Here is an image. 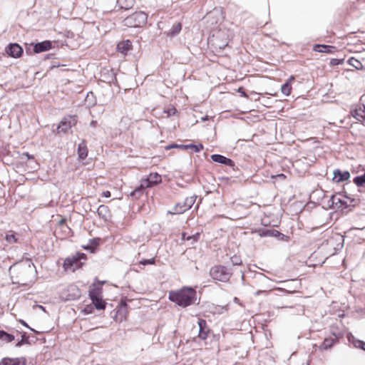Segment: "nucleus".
I'll return each mask as SVG.
<instances>
[{
	"label": "nucleus",
	"instance_id": "nucleus-54",
	"mask_svg": "<svg viewBox=\"0 0 365 365\" xmlns=\"http://www.w3.org/2000/svg\"><path fill=\"white\" fill-rule=\"evenodd\" d=\"M339 123L340 124H342L344 123V119H339Z\"/></svg>",
	"mask_w": 365,
	"mask_h": 365
},
{
	"label": "nucleus",
	"instance_id": "nucleus-19",
	"mask_svg": "<svg viewBox=\"0 0 365 365\" xmlns=\"http://www.w3.org/2000/svg\"><path fill=\"white\" fill-rule=\"evenodd\" d=\"M195 199H196V196H190V197H186L185 199V200L183 201L184 209L179 210L178 212H185L187 210H189L190 208H191V207L195 202Z\"/></svg>",
	"mask_w": 365,
	"mask_h": 365
},
{
	"label": "nucleus",
	"instance_id": "nucleus-27",
	"mask_svg": "<svg viewBox=\"0 0 365 365\" xmlns=\"http://www.w3.org/2000/svg\"><path fill=\"white\" fill-rule=\"evenodd\" d=\"M182 209H184V203H183V202H178V203H177L174 206V207L173 208L172 211H168V213L172 214V215L182 214L184 212H178V211L181 210Z\"/></svg>",
	"mask_w": 365,
	"mask_h": 365
},
{
	"label": "nucleus",
	"instance_id": "nucleus-43",
	"mask_svg": "<svg viewBox=\"0 0 365 365\" xmlns=\"http://www.w3.org/2000/svg\"><path fill=\"white\" fill-rule=\"evenodd\" d=\"M271 232L270 230H266V231H263L262 232H260L259 233V235L260 236H268V235H271Z\"/></svg>",
	"mask_w": 365,
	"mask_h": 365
},
{
	"label": "nucleus",
	"instance_id": "nucleus-35",
	"mask_svg": "<svg viewBox=\"0 0 365 365\" xmlns=\"http://www.w3.org/2000/svg\"><path fill=\"white\" fill-rule=\"evenodd\" d=\"M155 259L152 258V259H143V260L140 262V264H143V265H148V264H155Z\"/></svg>",
	"mask_w": 365,
	"mask_h": 365
},
{
	"label": "nucleus",
	"instance_id": "nucleus-47",
	"mask_svg": "<svg viewBox=\"0 0 365 365\" xmlns=\"http://www.w3.org/2000/svg\"><path fill=\"white\" fill-rule=\"evenodd\" d=\"M234 302L236 303V304L242 305V304L240 303V300L237 297H235L234 298Z\"/></svg>",
	"mask_w": 365,
	"mask_h": 365
},
{
	"label": "nucleus",
	"instance_id": "nucleus-23",
	"mask_svg": "<svg viewBox=\"0 0 365 365\" xmlns=\"http://www.w3.org/2000/svg\"><path fill=\"white\" fill-rule=\"evenodd\" d=\"M348 63L350 66L354 67L357 70H362L364 68V66H363L361 62L354 57H351L348 60Z\"/></svg>",
	"mask_w": 365,
	"mask_h": 365
},
{
	"label": "nucleus",
	"instance_id": "nucleus-34",
	"mask_svg": "<svg viewBox=\"0 0 365 365\" xmlns=\"http://www.w3.org/2000/svg\"><path fill=\"white\" fill-rule=\"evenodd\" d=\"M125 6L120 5V7L125 9H128L133 6L134 0H125Z\"/></svg>",
	"mask_w": 365,
	"mask_h": 365
},
{
	"label": "nucleus",
	"instance_id": "nucleus-51",
	"mask_svg": "<svg viewBox=\"0 0 365 365\" xmlns=\"http://www.w3.org/2000/svg\"><path fill=\"white\" fill-rule=\"evenodd\" d=\"M262 292H265V291L258 290V291H257V292H255V295H257H257H259V294L260 293H262Z\"/></svg>",
	"mask_w": 365,
	"mask_h": 365
},
{
	"label": "nucleus",
	"instance_id": "nucleus-57",
	"mask_svg": "<svg viewBox=\"0 0 365 365\" xmlns=\"http://www.w3.org/2000/svg\"><path fill=\"white\" fill-rule=\"evenodd\" d=\"M118 2H119L120 4H121V0H118Z\"/></svg>",
	"mask_w": 365,
	"mask_h": 365
},
{
	"label": "nucleus",
	"instance_id": "nucleus-40",
	"mask_svg": "<svg viewBox=\"0 0 365 365\" xmlns=\"http://www.w3.org/2000/svg\"><path fill=\"white\" fill-rule=\"evenodd\" d=\"M356 120L363 121L365 120V115H352Z\"/></svg>",
	"mask_w": 365,
	"mask_h": 365
},
{
	"label": "nucleus",
	"instance_id": "nucleus-28",
	"mask_svg": "<svg viewBox=\"0 0 365 365\" xmlns=\"http://www.w3.org/2000/svg\"><path fill=\"white\" fill-rule=\"evenodd\" d=\"M5 240L8 243L12 244V243L17 242L18 239H17L15 233H14L12 231H10L8 233H6V235L5 236Z\"/></svg>",
	"mask_w": 365,
	"mask_h": 365
},
{
	"label": "nucleus",
	"instance_id": "nucleus-10",
	"mask_svg": "<svg viewBox=\"0 0 365 365\" xmlns=\"http://www.w3.org/2000/svg\"><path fill=\"white\" fill-rule=\"evenodd\" d=\"M333 174V180H336V182L348 180L351 177L349 171L341 172L339 169L334 170Z\"/></svg>",
	"mask_w": 365,
	"mask_h": 365
},
{
	"label": "nucleus",
	"instance_id": "nucleus-8",
	"mask_svg": "<svg viewBox=\"0 0 365 365\" xmlns=\"http://www.w3.org/2000/svg\"><path fill=\"white\" fill-rule=\"evenodd\" d=\"M76 115H67L61 120L57 127L58 133H66L76 123Z\"/></svg>",
	"mask_w": 365,
	"mask_h": 365
},
{
	"label": "nucleus",
	"instance_id": "nucleus-42",
	"mask_svg": "<svg viewBox=\"0 0 365 365\" xmlns=\"http://www.w3.org/2000/svg\"><path fill=\"white\" fill-rule=\"evenodd\" d=\"M238 92L240 93L242 96L249 97V96H247V93L244 91L242 88H239Z\"/></svg>",
	"mask_w": 365,
	"mask_h": 365
},
{
	"label": "nucleus",
	"instance_id": "nucleus-50",
	"mask_svg": "<svg viewBox=\"0 0 365 365\" xmlns=\"http://www.w3.org/2000/svg\"><path fill=\"white\" fill-rule=\"evenodd\" d=\"M65 222H66V219H62V220H61L59 221V225H64V224H65Z\"/></svg>",
	"mask_w": 365,
	"mask_h": 365
},
{
	"label": "nucleus",
	"instance_id": "nucleus-29",
	"mask_svg": "<svg viewBox=\"0 0 365 365\" xmlns=\"http://www.w3.org/2000/svg\"><path fill=\"white\" fill-rule=\"evenodd\" d=\"M14 336L9 334L7 332H5L4 331H2L1 336L0 337V339L5 342H11L13 340H14Z\"/></svg>",
	"mask_w": 365,
	"mask_h": 365
},
{
	"label": "nucleus",
	"instance_id": "nucleus-3",
	"mask_svg": "<svg viewBox=\"0 0 365 365\" xmlns=\"http://www.w3.org/2000/svg\"><path fill=\"white\" fill-rule=\"evenodd\" d=\"M161 182V176L155 173H150V175L145 179L140 186L135 188L130 192V196L138 198L143 194V190L145 187H151Z\"/></svg>",
	"mask_w": 365,
	"mask_h": 365
},
{
	"label": "nucleus",
	"instance_id": "nucleus-22",
	"mask_svg": "<svg viewBox=\"0 0 365 365\" xmlns=\"http://www.w3.org/2000/svg\"><path fill=\"white\" fill-rule=\"evenodd\" d=\"M97 212L100 217L106 220L108 216L109 210L108 207L106 205H100L97 209Z\"/></svg>",
	"mask_w": 365,
	"mask_h": 365
},
{
	"label": "nucleus",
	"instance_id": "nucleus-4",
	"mask_svg": "<svg viewBox=\"0 0 365 365\" xmlns=\"http://www.w3.org/2000/svg\"><path fill=\"white\" fill-rule=\"evenodd\" d=\"M148 20V15L143 11L135 12L125 18L124 25L130 27H140L145 25Z\"/></svg>",
	"mask_w": 365,
	"mask_h": 365
},
{
	"label": "nucleus",
	"instance_id": "nucleus-1",
	"mask_svg": "<svg viewBox=\"0 0 365 365\" xmlns=\"http://www.w3.org/2000/svg\"><path fill=\"white\" fill-rule=\"evenodd\" d=\"M12 282L26 286L35 281L36 267L31 260H26L12 264L9 269Z\"/></svg>",
	"mask_w": 365,
	"mask_h": 365
},
{
	"label": "nucleus",
	"instance_id": "nucleus-33",
	"mask_svg": "<svg viewBox=\"0 0 365 365\" xmlns=\"http://www.w3.org/2000/svg\"><path fill=\"white\" fill-rule=\"evenodd\" d=\"M28 341V337L26 336V334H23L21 336V341H19L16 344V347H20L21 346L24 344L26 343Z\"/></svg>",
	"mask_w": 365,
	"mask_h": 365
},
{
	"label": "nucleus",
	"instance_id": "nucleus-25",
	"mask_svg": "<svg viewBox=\"0 0 365 365\" xmlns=\"http://www.w3.org/2000/svg\"><path fill=\"white\" fill-rule=\"evenodd\" d=\"M101 288L100 287H94L92 289L89 291V297L92 300L95 299L96 298H98L101 297Z\"/></svg>",
	"mask_w": 365,
	"mask_h": 365
},
{
	"label": "nucleus",
	"instance_id": "nucleus-55",
	"mask_svg": "<svg viewBox=\"0 0 365 365\" xmlns=\"http://www.w3.org/2000/svg\"><path fill=\"white\" fill-rule=\"evenodd\" d=\"M84 249H91V247L89 245H88L86 247H84Z\"/></svg>",
	"mask_w": 365,
	"mask_h": 365
},
{
	"label": "nucleus",
	"instance_id": "nucleus-17",
	"mask_svg": "<svg viewBox=\"0 0 365 365\" xmlns=\"http://www.w3.org/2000/svg\"><path fill=\"white\" fill-rule=\"evenodd\" d=\"M199 325V337L202 339H205L207 336V333L205 331L206 328V321L204 319H200L198 321Z\"/></svg>",
	"mask_w": 365,
	"mask_h": 365
},
{
	"label": "nucleus",
	"instance_id": "nucleus-26",
	"mask_svg": "<svg viewBox=\"0 0 365 365\" xmlns=\"http://www.w3.org/2000/svg\"><path fill=\"white\" fill-rule=\"evenodd\" d=\"M353 182L358 187H365V173L362 175L355 177Z\"/></svg>",
	"mask_w": 365,
	"mask_h": 365
},
{
	"label": "nucleus",
	"instance_id": "nucleus-52",
	"mask_svg": "<svg viewBox=\"0 0 365 365\" xmlns=\"http://www.w3.org/2000/svg\"><path fill=\"white\" fill-rule=\"evenodd\" d=\"M253 117L255 118L253 121L259 120V115H255Z\"/></svg>",
	"mask_w": 365,
	"mask_h": 365
},
{
	"label": "nucleus",
	"instance_id": "nucleus-49",
	"mask_svg": "<svg viewBox=\"0 0 365 365\" xmlns=\"http://www.w3.org/2000/svg\"><path fill=\"white\" fill-rule=\"evenodd\" d=\"M207 120H209L208 115H205V117L201 118V121H202V122Z\"/></svg>",
	"mask_w": 365,
	"mask_h": 365
},
{
	"label": "nucleus",
	"instance_id": "nucleus-13",
	"mask_svg": "<svg viewBox=\"0 0 365 365\" xmlns=\"http://www.w3.org/2000/svg\"><path fill=\"white\" fill-rule=\"evenodd\" d=\"M51 48V42L49 41H44L41 43L35 44L34 51L35 53H38L43 51H48Z\"/></svg>",
	"mask_w": 365,
	"mask_h": 365
},
{
	"label": "nucleus",
	"instance_id": "nucleus-20",
	"mask_svg": "<svg viewBox=\"0 0 365 365\" xmlns=\"http://www.w3.org/2000/svg\"><path fill=\"white\" fill-rule=\"evenodd\" d=\"M179 148H182L184 150L192 149L193 150V152L198 153L201 150L203 149V145L201 143H200L198 145H195V144L180 145Z\"/></svg>",
	"mask_w": 365,
	"mask_h": 365
},
{
	"label": "nucleus",
	"instance_id": "nucleus-38",
	"mask_svg": "<svg viewBox=\"0 0 365 365\" xmlns=\"http://www.w3.org/2000/svg\"><path fill=\"white\" fill-rule=\"evenodd\" d=\"M362 106L361 105L356 106L354 109L351 111V114H359L358 111L361 110Z\"/></svg>",
	"mask_w": 365,
	"mask_h": 365
},
{
	"label": "nucleus",
	"instance_id": "nucleus-16",
	"mask_svg": "<svg viewBox=\"0 0 365 365\" xmlns=\"http://www.w3.org/2000/svg\"><path fill=\"white\" fill-rule=\"evenodd\" d=\"M131 48V42L129 40L119 42L117 45L118 51L123 53H126Z\"/></svg>",
	"mask_w": 365,
	"mask_h": 365
},
{
	"label": "nucleus",
	"instance_id": "nucleus-21",
	"mask_svg": "<svg viewBox=\"0 0 365 365\" xmlns=\"http://www.w3.org/2000/svg\"><path fill=\"white\" fill-rule=\"evenodd\" d=\"M181 29V24L176 23L172 26L171 29L170 30V31L168 32L167 35L171 37L175 36L180 32Z\"/></svg>",
	"mask_w": 365,
	"mask_h": 365
},
{
	"label": "nucleus",
	"instance_id": "nucleus-6",
	"mask_svg": "<svg viewBox=\"0 0 365 365\" xmlns=\"http://www.w3.org/2000/svg\"><path fill=\"white\" fill-rule=\"evenodd\" d=\"M231 274V272L227 267L220 265L212 267L210 271V275L214 280L223 282H227L230 279Z\"/></svg>",
	"mask_w": 365,
	"mask_h": 365
},
{
	"label": "nucleus",
	"instance_id": "nucleus-15",
	"mask_svg": "<svg viewBox=\"0 0 365 365\" xmlns=\"http://www.w3.org/2000/svg\"><path fill=\"white\" fill-rule=\"evenodd\" d=\"M78 155L81 160H84L88 155V148L85 140H82L78 147Z\"/></svg>",
	"mask_w": 365,
	"mask_h": 365
},
{
	"label": "nucleus",
	"instance_id": "nucleus-30",
	"mask_svg": "<svg viewBox=\"0 0 365 365\" xmlns=\"http://www.w3.org/2000/svg\"><path fill=\"white\" fill-rule=\"evenodd\" d=\"M331 47L326 45H316L314 51L321 53H328Z\"/></svg>",
	"mask_w": 365,
	"mask_h": 365
},
{
	"label": "nucleus",
	"instance_id": "nucleus-53",
	"mask_svg": "<svg viewBox=\"0 0 365 365\" xmlns=\"http://www.w3.org/2000/svg\"><path fill=\"white\" fill-rule=\"evenodd\" d=\"M21 323H22V324H23L24 326H25V327H29V326L27 325V324H26L25 322L21 321Z\"/></svg>",
	"mask_w": 365,
	"mask_h": 365
},
{
	"label": "nucleus",
	"instance_id": "nucleus-46",
	"mask_svg": "<svg viewBox=\"0 0 365 365\" xmlns=\"http://www.w3.org/2000/svg\"><path fill=\"white\" fill-rule=\"evenodd\" d=\"M179 145H180L173 144L171 145L167 146L166 149H170V148H179Z\"/></svg>",
	"mask_w": 365,
	"mask_h": 365
},
{
	"label": "nucleus",
	"instance_id": "nucleus-41",
	"mask_svg": "<svg viewBox=\"0 0 365 365\" xmlns=\"http://www.w3.org/2000/svg\"><path fill=\"white\" fill-rule=\"evenodd\" d=\"M231 259L234 264H240L241 263V261L237 257H234Z\"/></svg>",
	"mask_w": 365,
	"mask_h": 365
},
{
	"label": "nucleus",
	"instance_id": "nucleus-48",
	"mask_svg": "<svg viewBox=\"0 0 365 365\" xmlns=\"http://www.w3.org/2000/svg\"><path fill=\"white\" fill-rule=\"evenodd\" d=\"M26 156L27 159H33V156L30 155L28 153H24Z\"/></svg>",
	"mask_w": 365,
	"mask_h": 365
},
{
	"label": "nucleus",
	"instance_id": "nucleus-18",
	"mask_svg": "<svg viewBox=\"0 0 365 365\" xmlns=\"http://www.w3.org/2000/svg\"><path fill=\"white\" fill-rule=\"evenodd\" d=\"M294 76H290V78L287 80V81L282 86L281 91L285 96H289L290 94V92L292 90L291 83L294 81Z\"/></svg>",
	"mask_w": 365,
	"mask_h": 365
},
{
	"label": "nucleus",
	"instance_id": "nucleus-5",
	"mask_svg": "<svg viewBox=\"0 0 365 365\" xmlns=\"http://www.w3.org/2000/svg\"><path fill=\"white\" fill-rule=\"evenodd\" d=\"M209 41L217 49H223L228 45V35L225 31L219 30L209 38Z\"/></svg>",
	"mask_w": 365,
	"mask_h": 365
},
{
	"label": "nucleus",
	"instance_id": "nucleus-12",
	"mask_svg": "<svg viewBox=\"0 0 365 365\" xmlns=\"http://www.w3.org/2000/svg\"><path fill=\"white\" fill-rule=\"evenodd\" d=\"M211 159L216 163L224 164L230 167L234 166V163L231 159L219 154L212 155Z\"/></svg>",
	"mask_w": 365,
	"mask_h": 365
},
{
	"label": "nucleus",
	"instance_id": "nucleus-39",
	"mask_svg": "<svg viewBox=\"0 0 365 365\" xmlns=\"http://www.w3.org/2000/svg\"><path fill=\"white\" fill-rule=\"evenodd\" d=\"M98 240H97V239H93L91 241V243L93 246L91 252H93L94 248L98 246Z\"/></svg>",
	"mask_w": 365,
	"mask_h": 365
},
{
	"label": "nucleus",
	"instance_id": "nucleus-31",
	"mask_svg": "<svg viewBox=\"0 0 365 365\" xmlns=\"http://www.w3.org/2000/svg\"><path fill=\"white\" fill-rule=\"evenodd\" d=\"M330 201L331 202V205L334 206L335 205V207H341V200L339 197L335 196V195H333L331 199H330Z\"/></svg>",
	"mask_w": 365,
	"mask_h": 365
},
{
	"label": "nucleus",
	"instance_id": "nucleus-37",
	"mask_svg": "<svg viewBox=\"0 0 365 365\" xmlns=\"http://www.w3.org/2000/svg\"><path fill=\"white\" fill-rule=\"evenodd\" d=\"M322 346L324 349H328V348H330L332 346V344L330 342V341L329 339H325L322 344Z\"/></svg>",
	"mask_w": 365,
	"mask_h": 365
},
{
	"label": "nucleus",
	"instance_id": "nucleus-7",
	"mask_svg": "<svg viewBox=\"0 0 365 365\" xmlns=\"http://www.w3.org/2000/svg\"><path fill=\"white\" fill-rule=\"evenodd\" d=\"M86 255L83 253H78L75 256L67 257L64 261L63 267L65 269L74 272L81 267L82 262L81 260L86 259Z\"/></svg>",
	"mask_w": 365,
	"mask_h": 365
},
{
	"label": "nucleus",
	"instance_id": "nucleus-36",
	"mask_svg": "<svg viewBox=\"0 0 365 365\" xmlns=\"http://www.w3.org/2000/svg\"><path fill=\"white\" fill-rule=\"evenodd\" d=\"M354 346L356 348H359L365 351V342L363 341L358 340L354 343Z\"/></svg>",
	"mask_w": 365,
	"mask_h": 365
},
{
	"label": "nucleus",
	"instance_id": "nucleus-56",
	"mask_svg": "<svg viewBox=\"0 0 365 365\" xmlns=\"http://www.w3.org/2000/svg\"><path fill=\"white\" fill-rule=\"evenodd\" d=\"M250 118L249 116H247V119H245V121H246V122H247L248 123H249V120H249Z\"/></svg>",
	"mask_w": 365,
	"mask_h": 365
},
{
	"label": "nucleus",
	"instance_id": "nucleus-9",
	"mask_svg": "<svg viewBox=\"0 0 365 365\" xmlns=\"http://www.w3.org/2000/svg\"><path fill=\"white\" fill-rule=\"evenodd\" d=\"M6 52L13 58H19L21 56L23 49L18 43H10L6 48Z\"/></svg>",
	"mask_w": 365,
	"mask_h": 365
},
{
	"label": "nucleus",
	"instance_id": "nucleus-44",
	"mask_svg": "<svg viewBox=\"0 0 365 365\" xmlns=\"http://www.w3.org/2000/svg\"><path fill=\"white\" fill-rule=\"evenodd\" d=\"M103 196H104L105 197H110V191L108 190H106V191H103V193H102Z\"/></svg>",
	"mask_w": 365,
	"mask_h": 365
},
{
	"label": "nucleus",
	"instance_id": "nucleus-2",
	"mask_svg": "<svg viewBox=\"0 0 365 365\" xmlns=\"http://www.w3.org/2000/svg\"><path fill=\"white\" fill-rule=\"evenodd\" d=\"M196 292L190 287H184L179 291H171L169 293V299L178 305L186 307L195 302Z\"/></svg>",
	"mask_w": 365,
	"mask_h": 365
},
{
	"label": "nucleus",
	"instance_id": "nucleus-32",
	"mask_svg": "<svg viewBox=\"0 0 365 365\" xmlns=\"http://www.w3.org/2000/svg\"><path fill=\"white\" fill-rule=\"evenodd\" d=\"M86 102L87 103L88 106H93L96 103L94 96L92 92L87 94V96L86 98Z\"/></svg>",
	"mask_w": 365,
	"mask_h": 365
},
{
	"label": "nucleus",
	"instance_id": "nucleus-45",
	"mask_svg": "<svg viewBox=\"0 0 365 365\" xmlns=\"http://www.w3.org/2000/svg\"><path fill=\"white\" fill-rule=\"evenodd\" d=\"M175 112H176V110L175 108H170L168 111V115H170V114H175Z\"/></svg>",
	"mask_w": 365,
	"mask_h": 365
},
{
	"label": "nucleus",
	"instance_id": "nucleus-14",
	"mask_svg": "<svg viewBox=\"0 0 365 365\" xmlns=\"http://www.w3.org/2000/svg\"><path fill=\"white\" fill-rule=\"evenodd\" d=\"M101 77L103 78V81L109 83H113L115 81V73L113 71H108V69H103L101 71Z\"/></svg>",
	"mask_w": 365,
	"mask_h": 365
},
{
	"label": "nucleus",
	"instance_id": "nucleus-11",
	"mask_svg": "<svg viewBox=\"0 0 365 365\" xmlns=\"http://www.w3.org/2000/svg\"><path fill=\"white\" fill-rule=\"evenodd\" d=\"M26 359L21 358H4L0 361V365H25Z\"/></svg>",
	"mask_w": 365,
	"mask_h": 365
},
{
	"label": "nucleus",
	"instance_id": "nucleus-24",
	"mask_svg": "<svg viewBox=\"0 0 365 365\" xmlns=\"http://www.w3.org/2000/svg\"><path fill=\"white\" fill-rule=\"evenodd\" d=\"M92 302L97 309L101 310L106 307V302L102 299V296L92 300Z\"/></svg>",
	"mask_w": 365,
	"mask_h": 365
}]
</instances>
